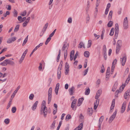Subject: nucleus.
I'll list each match as a JSON object with an SVG mask.
<instances>
[{
    "mask_svg": "<svg viewBox=\"0 0 130 130\" xmlns=\"http://www.w3.org/2000/svg\"><path fill=\"white\" fill-rule=\"evenodd\" d=\"M46 101H43L42 102L41 107L40 109V114L43 115L44 117H46L47 113V108L45 106Z\"/></svg>",
    "mask_w": 130,
    "mask_h": 130,
    "instance_id": "1",
    "label": "nucleus"
},
{
    "mask_svg": "<svg viewBox=\"0 0 130 130\" xmlns=\"http://www.w3.org/2000/svg\"><path fill=\"white\" fill-rule=\"evenodd\" d=\"M52 92V88L51 87L49 89L48 91V104H49L50 103L51 100Z\"/></svg>",
    "mask_w": 130,
    "mask_h": 130,
    "instance_id": "2",
    "label": "nucleus"
},
{
    "mask_svg": "<svg viewBox=\"0 0 130 130\" xmlns=\"http://www.w3.org/2000/svg\"><path fill=\"white\" fill-rule=\"evenodd\" d=\"M117 112V110H116L112 115L110 118L109 121V123H111L115 118Z\"/></svg>",
    "mask_w": 130,
    "mask_h": 130,
    "instance_id": "3",
    "label": "nucleus"
},
{
    "mask_svg": "<svg viewBox=\"0 0 130 130\" xmlns=\"http://www.w3.org/2000/svg\"><path fill=\"white\" fill-rule=\"evenodd\" d=\"M123 27L124 29H126L128 28V21L127 17H125L123 21Z\"/></svg>",
    "mask_w": 130,
    "mask_h": 130,
    "instance_id": "4",
    "label": "nucleus"
},
{
    "mask_svg": "<svg viewBox=\"0 0 130 130\" xmlns=\"http://www.w3.org/2000/svg\"><path fill=\"white\" fill-rule=\"evenodd\" d=\"M28 51L27 49H26L25 51L23 53L22 55V56L21 58L19 60V62L20 64H21L23 62L24 58Z\"/></svg>",
    "mask_w": 130,
    "mask_h": 130,
    "instance_id": "5",
    "label": "nucleus"
},
{
    "mask_svg": "<svg viewBox=\"0 0 130 130\" xmlns=\"http://www.w3.org/2000/svg\"><path fill=\"white\" fill-rule=\"evenodd\" d=\"M68 47L69 44L67 42H65L62 47V51L64 52H65L66 51H67Z\"/></svg>",
    "mask_w": 130,
    "mask_h": 130,
    "instance_id": "6",
    "label": "nucleus"
},
{
    "mask_svg": "<svg viewBox=\"0 0 130 130\" xmlns=\"http://www.w3.org/2000/svg\"><path fill=\"white\" fill-rule=\"evenodd\" d=\"M130 91V89H128L127 91H126L124 94V98L125 99H128L130 95L129 93Z\"/></svg>",
    "mask_w": 130,
    "mask_h": 130,
    "instance_id": "7",
    "label": "nucleus"
},
{
    "mask_svg": "<svg viewBox=\"0 0 130 130\" xmlns=\"http://www.w3.org/2000/svg\"><path fill=\"white\" fill-rule=\"evenodd\" d=\"M20 86H19L15 91H14L13 93L11 95V98L13 99L14 97L16 94L17 93L18 91L19 90L20 88Z\"/></svg>",
    "mask_w": 130,
    "mask_h": 130,
    "instance_id": "8",
    "label": "nucleus"
},
{
    "mask_svg": "<svg viewBox=\"0 0 130 130\" xmlns=\"http://www.w3.org/2000/svg\"><path fill=\"white\" fill-rule=\"evenodd\" d=\"M126 60V57L124 55L122 58H120V61H121L122 66H124Z\"/></svg>",
    "mask_w": 130,
    "mask_h": 130,
    "instance_id": "9",
    "label": "nucleus"
},
{
    "mask_svg": "<svg viewBox=\"0 0 130 130\" xmlns=\"http://www.w3.org/2000/svg\"><path fill=\"white\" fill-rule=\"evenodd\" d=\"M126 102H124L122 104L121 111V113H123L124 112L125 110V107L126 106Z\"/></svg>",
    "mask_w": 130,
    "mask_h": 130,
    "instance_id": "10",
    "label": "nucleus"
},
{
    "mask_svg": "<svg viewBox=\"0 0 130 130\" xmlns=\"http://www.w3.org/2000/svg\"><path fill=\"white\" fill-rule=\"evenodd\" d=\"M74 89L75 88L73 86L72 87L69 89V91L70 95H73V93L74 92Z\"/></svg>",
    "mask_w": 130,
    "mask_h": 130,
    "instance_id": "11",
    "label": "nucleus"
},
{
    "mask_svg": "<svg viewBox=\"0 0 130 130\" xmlns=\"http://www.w3.org/2000/svg\"><path fill=\"white\" fill-rule=\"evenodd\" d=\"M101 93L102 91L100 90H99L98 91L95 96V99H98L101 94Z\"/></svg>",
    "mask_w": 130,
    "mask_h": 130,
    "instance_id": "12",
    "label": "nucleus"
},
{
    "mask_svg": "<svg viewBox=\"0 0 130 130\" xmlns=\"http://www.w3.org/2000/svg\"><path fill=\"white\" fill-rule=\"evenodd\" d=\"M38 103V101H36L33 105L31 107L32 109L34 111L36 109Z\"/></svg>",
    "mask_w": 130,
    "mask_h": 130,
    "instance_id": "13",
    "label": "nucleus"
},
{
    "mask_svg": "<svg viewBox=\"0 0 130 130\" xmlns=\"http://www.w3.org/2000/svg\"><path fill=\"white\" fill-rule=\"evenodd\" d=\"M83 124L82 123H81L74 130H81L83 128Z\"/></svg>",
    "mask_w": 130,
    "mask_h": 130,
    "instance_id": "14",
    "label": "nucleus"
},
{
    "mask_svg": "<svg viewBox=\"0 0 130 130\" xmlns=\"http://www.w3.org/2000/svg\"><path fill=\"white\" fill-rule=\"evenodd\" d=\"M7 64H9L11 65H13L14 64V63L13 61L9 59H6Z\"/></svg>",
    "mask_w": 130,
    "mask_h": 130,
    "instance_id": "15",
    "label": "nucleus"
},
{
    "mask_svg": "<svg viewBox=\"0 0 130 130\" xmlns=\"http://www.w3.org/2000/svg\"><path fill=\"white\" fill-rule=\"evenodd\" d=\"M93 110L92 108H88L87 110L88 114L90 116H91Z\"/></svg>",
    "mask_w": 130,
    "mask_h": 130,
    "instance_id": "16",
    "label": "nucleus"
},
{
    "mask_svg": "<svg viewBox=\"0 0 130 130\" xmlns=\"http://www.w3.org/2000/svg\"><path fill=\"white\" fill-rule=\"evenodd\" d=\"M119 31V28H116V29L115 33V38L116 39L117 38L118 36Z\"/></svg>",
    "mask_w": 130,
    "mask_h": 130,
    "instance_id": "17",
    "label": "nucleus"
},
{
    "mask_svg": "<svg viewBox=\"0 0 130 130\" xmlns=\"http://www.w3.org/2000/svg\"><path fill=\"white\" fill-rule=\"evenodd\" d=\"M115 100L113 99L112 102L111 106L110 107V110H111L113 109L115 107Z\"/></svg>",
    "mask_w": 130,
    "mask_h": 130,
    "instance_id": "18",
    "label": "nucleus"
},
{
    "mask_svg": "<svg viewBox=\"0 0 130 130\" xmlns=\"http://www.w3.org/2000/svg\"><path fill=\"white\" fill-rule=\"evenodd\" d=\"M104 118V116H102L100 118L99 120V127H100L101 126V125L102 123V122Z\"/></svg>",
    "mask_w": 130,
    "mask_h": 130,
    "instance_id": "19",
    "label": "nucleus"
},
{
    "mask_svg": "<svg viewBox=\"0 0 130 130\" xmlns=\"http://www.w3.org/2000/svg\"><path fill=\"white\" fill-rule=\"evenodd\" d=\"M48 26V23H47L44 25V27L43 28L42 30V32H43V34L44 33L45 31L46 30V28H47Z\"/></svg>",
    "mask_w": 130,
    "mask_h": 130,
    "instance_id": "20",
    "label": "nucleus"
},
{
    "mask_svg": "<svg viewBox=\"0 0 130 130\" xmlns=\"http://www.w3.org/2000/svg\"><path fill=\"white\" fill-rule=\"evenodd\" d=\"M122 45V41L121 40H118L117 42L116 45L117 46L121 47Z\"/></svg>",
    "mask_w": 130,
    "mask_h": 130,
    "instance_id": "21",
    "label": "nucleus"
},
{
    "mask_svg": "<svg viewBox=\"0 0 130 130\" xmlns=\"http://www.w3.org/2000/svg\"><path fill=\"white\" fill-rule=\"evenodd\" d=\"M89 53L88 51H85L84 52V55L86 57H88L89 56Z\"/></svg>",
    "mask_w": 130,
    "mask_h": 130,
    "instance_id": "22",
    "label": "nucleus"
},
{
    "mask_svg": "<svg viewBox=\"0 0 130 130\" xmlns=\"http://www.w3.org/2000/svg\"><path fill=\"white\" fill-rule=\"evenodd\" d=\"M114 28H112L110 30L109 35L110 36H113L114 34Z\"/></svg>",
    "mask_w": 130,
    "mask_h": 130,
    "instance_id": "23",
    "label": "nucleus"
},
{
    "mask_svg": "<svg viewBox=\"0 0 130 130\" xmlns=\"http://www.w3.org/2000/svg\"><path fill=\"white\" fill-rule=\"evenodd\" d=\"M12 99H11V98L10 99V101H9L8 104V105L7 106V109H8L10 107L11 105V104Z\"/></svg>",
    "mask_w": 130,
    "mask_h": 130,
    "instance_id": "24",
    "label": "nucleus"
},
{
    "mask_svg": "<svg viewBox=\"0 0 130 130\" xmlns=\"http://www.w3.org/2000/svg\"><path fill=\"white\" fill-rule=\"evenodd\" d=\"M56 121L54 120L50 126V128L51 129H54L55 127V125L56 123Z\"/></svg>",
    "mask_w": 130,
    "mask_h": 130,
    "instance_id": "25",
    "label": "nucleus"
},
{
    "mask_svg": "<svg viewBox=\"0 0 130 130\" xmlns=\"http://www.w3.org/2000/svg\"><path fill=\"white\" fill-rule=\"evenodd\" d=\"M125 86L124 85H122L120 86L119 90H118L120 92H121L122 91H123L124 89V88Z\"/></svg>",
    "mask_w": 130,
    "mask_h": 130,
    "instance_id": "26",
    "label": "nucleus"
},
{
    "mask_svg": "<svg viewBox=\"0 0 130 130\" xmlns=\"http://www.w3.org/2000/svg\"><path fill=\"white\" fill-rule=\"evenodd\" d=\"M90 92V89L88 87L87 89H86L85 92V94L86 95H88Z\"/></svg>",
    "mask_w": 130,
    "mask_h": 130,
    "instance_id": "27",
    "label": "nucleus"
},
{
    "mask_svg": "<svg viewBox=\"0 0 130 130\" xmlns=\"http://www.w3.org/2000/svg\"><path fill=\"white\" fill-rule=\"evenodd\" d=\"M0 64L3 66H6L7 64L6 59L4 60L3 62L0 63Z\"/></svg>",
    "mask_w": 130,
    "mask_h": 130,
    "instance_id": "28",
    "label": "nucleus"
},
{
    "mask_svg": "<svg viewBox=\"0 0 130 130\" xmlns=\"http://www.w3.org/2000/svg\"><path fill=\"white\" fill-rule=\"evenodd\" d=\"M20 27V25L19 24L17 25L14 29V31L17 32L19 30Z\"/></svg>",
    "mask_w": 130,
    "mask_h": 130,
    "instance_id": "29",
    "label": "nucleus"
},
{
    "mask_svg": "<svg viewBox=\"0 0 130 130\" xmlns=\"http://www.w3.org/2000/svg\"><path fill=\"white\" fill-rule=\"evenodd\" d=\"M121 47L119 46H116V54H118L119 52Z\"/></svg>",
    "mask_w": 130,
    "mask_h": 130,
    "instance_id": "30",
    "label": "nucleus"
},
{
    "mask_svg": "<svg viewBox=\"0 0 130 130\" xmlns=\"http://www.w3.org/2000/svg\"><path fill=\"white\" fill-rule=\"evenodd\" d=\"M28 35L27 36L26 38L23 41V42L22 44L23 46L24 45H25L26 44V42H27V40H28Z\"/></svg>",
    "mask_w": 130,
    "mask_h": 130,
    "instance_id": "31",
    "label": "nucleus"
},
{
    "mask_svg": "<svg viewBox=\"0 0 130 130\" xmlns=\"http://www.w3.org/2000/svg\"><path fill=\"white\" fill-rule=\"evenodd\" d=\"M84 45V44L83 43V42H80L79 44L78 47L79 48H81L82 47L83 45Z\"/></svg>",
    "mask_w": 130,
    "mask_h": 130,
    "instance_id": "32",
    "label": "nucleus"
},
{
    "mask_svg": "<svg viewBox=\"0 0 130 130\" xmlns=\"http://www.w3.org/2000/svg\"><path fill=\"white\" fill-rule=\"evenodd\" d=\"M113 22L112 21H110L107 24V26L109 27H110L112 26Z\"/></svg>",
    "mask_w": 130,
    "mask_h": 130,
    "instance_id": "33",
    "label": "nucleus"
},
{
    "mask_svg": "<svg viewBox=\"0 0 130 130\" xmlns=\"http://www.w3.org/2000/svg\"><path fill=\"white\" fill-rule=\"evenodd\" d=\"M92 44V41L91 40H89L88 41V43L87 46L88 48L90 47L91 46Z\"/></svg>",
    "mask_w": 130,
    "mask_h": 130,
    "instance_id": "34",
    "label": "nucleus"
},
{
    "mask_svg": "<svg viewBox=\"0 0 130 130\" xmlns=\"http://www.w3.org/2000/svg\"><path fill=\"white\" fill-rule=\"evenodd\" d=\"M56 29H55L54 31L49 36V37H52L54 35V34L55 32H56Z\"/></svg>",
    "mask_w": 130,
    "mask_h": 130,
    "instance_id": "35",
    "label": "nucleus"
},
{
    "mask_svg": "<svg viewBox=\"0 0 130 130\" xmlns=\"http://www.w3.org/2000/svg\"><path fill=\"white\" fill-rule=\"evenodd\" d=\"M51 39V38L48 37L46 40V41L45 42V45H47L48 44V43L49 42Z\"/></svg>",
    "mask_w": 130,
    "mask_h": 130,
    "instance_id": "36",
    "label": "nucleus"
},
{
    "mask_svg": "<svg viewBox=\"0 0 130 130\" xmlns=\"http://www.w3.org/2000/svg\"><path fill=\"white\" fill-rule=\"evenodd\" d=\"M13 16L14 17H17V16L18 12L15 9L14 10L13 12Z\"/></svg>",
    "mask_w": 130,
    "mask_h": 130,
    "instance_id": "37",
    "label": "nucleus"
},
{
    "mask_svg": "<svg viewBox=\"0 0 130 130\" xmlns=\"http://www.w3.org/2000/svg\"><path fill=\"white\" fill-rule=\"evenodd\" d=\"M88 70H89V68H87L84 71V76H85L87 74L88 72Z\"/></svg>",
    "mask_w": 130,
    "mask_h": 130,
    "instance_id": "38",
    "label": "nucleus"
},
{
    "mask_svg": "<svg viewBox=\"0 0 130 130\" xmlns=\"http://www.w3.org/2000/svg\"><path fill=\"white\" fill-rule=\"evenodd\" d=\"M106 46L105 45H104L103 46V53H106Z\"/></svg>",
    "mask_w": 130,
    "mask_h": 130,
    "instance_id": "39",
    "label": "nucleus"
},
{
    "mask_svg": "<svg viewBox=\"0 0 130 130\" xmlns=\"http://www.w3.org/2000/svg\"><path fill=\"white\" fill-rule=\"evenodd\" d=\"M117 61V60L116 59L114 60L112 63V67H115L114 66L116 64Z\"/></svg>",
    "mask_w": 130,
    "mask_h": 130,
    "instance_id": "40",
    "label": "nucleus"
},
{
    "mask_svg": "<svg viewBox=\"0 0 130 130\" xmlns=\"http://www.w3.org/2000/svg\"><path fill=\"white\" fill-rule=\"evenodd\" d=\"M16 108L15 107H13L12 109V111L13 113H15L16 110Z\"/></svg>",
    "mask_w": 130,
    "mask_h": 130,
    "instance_id": "41",
    "label": "nucleus"
},
{
    "mask_svg": "<svg viewBox=\"0 0 130 130\" xmlns=\"http://www.w3.org/2000/svg\"><path fill=\"white\" fill-rule=\"evenodd\" d=\"M4 122L6 124H8L9 122V120L8 119H5Z\"/></svg>",
    "mask_w": 130,
    "mask_h": 130,
    "instance_id": "42",
    "label": "nucleus"
},
{
    "mask_svg": "<svg viewBox=\"0 0 130 130\" xmlns=\"http://www.w3.org/2000/svg\"><path fill=\"white\" fill-rule=\"evenodd\" d=\"M34 95L33 94H31L29 97V99L30 100H32L33 99V98L34 97Z\"/></svg>",
    "mask_w": 130,
    "mask_h": 130,
    "instance_id": "43",
    "label": "nucleus"
},
{
    "mask_svg": "<svg viewBox=\"0 0 130 130\" xmlns=\"http://www.w3.org/2000/svg\"><path fill=\"white\" fill-rule=\"evenodd\" d=\"M67 52L66 51L65 52H64V59H66L67 58Z\"/></svg>",
    "mask_w": 130,
    "mask_h": 130,
    "instance_id": "44",
    "label": "nucleus"
},
{
    "mask_svg": "<svg viewBox=\"0 0 130 130\" xmlns=\"http://www.w3.org/2000/svg\"><path fill=\"white\" fill-rule=\"evenodd\" d=\"M69 23H72V18L71 17H69L68 18L67 21Z\"/></svg>",
    "mask_w": 130,
    "mask_h": 130,
    "instance_id": "45",
    "label": "nucleus"
},
{
    "mask_svg": "<svg viewBox=\"0 0 130 130\" xmlns=\"http://www.w3.org/2000/svg\"><path fill=\"white\" fill-rule=\"evenodd\" d=\"M112 13H113V11H110V13H109V16L108 17V18H110H110H111L112 17Z\"/></svg>",
    "mask_w": 130,
    "mask_h": 130,
    "instance_id": "46",
    "label": "nucleus"
},
{
    "mask_svg": "<svg viewBox=\"0 0 130 130\" xmlns=\"http://www.w3.org/2000/svg\"><path fill=\"white\" fill-rule=\"evenodd\" d=\"M84 100V99L83 98H80L79 99L78 102L82 103V102Z\"/></svg>",
    "mask_w": 130,
    "mask_h": 130,
    "instance_id": "47",
    "label": "nucleus"
},
{
    "mask_svg": "<svg viewBox=\"0 0 130 130\" xmlns=\"http://www.w3.org/2000/svg\"><path fill=\"white\" fill-rule=\"evenodd\" d=\"M90 19V17L89 15H88V16L86 18V23H88Z\"/></svg>",
    "mask_w": 130,
    "mask_h": 130,
    "instance_id": "48",
    "label": "nucleus"
},
{
    "mask_svg": "<svg viewBox=\"0 0 130 130\" xmlns=\"http://www.w3.org/2000/svg\"><path fill=\"white\" fill-rule=\"evenodd\" d=\"M38 69L40 71H41L42 69V64L41 63H39V66L38 67Z\"/></svg>",
    "mask_w": 130,
    "mask_h": 130,
    "instance_id": "49",
    "label": "nucleus"
},
{
    "mask_svg": "<svg viewBox=\"0 0 130 130\" xmlns=\"http://www.w3.org/2000/svg\"><path fill=\"white\" fill-rule=\"evenodd\" d=\"M26 10H25L24 12H22V13L21 14V15H22L23 16H25L26 13Z\"/></svg>",
    "mask_w": 130,
    "mask_h": 130,
    "instance_id": "50",
    "label": "nucleus"
},
{
    "mask_svg": "<svg viewBox=\"0 0 130 130\" xmlns=\"http://www.w3.org/2000/svg\"><path fill=\"white\" fill-rule=\"evenodd\" d=\"M110 67H108L107 68L106 73L107 74H110Z\"/></svg>",
    "mask_w": 130,
    "mask_h": 130,
    "instance_id": "51",
    "label": "nucleus"
},
{
    "mask_svg": "<svg viewBox=\"0 0 130 130\" xmlns=\"http://www.w3.org/2000/svg\"><path fill=\"white\" fill-rule=\"evenodd\" d=\"M62 122V121H61L59 122L58 125L57 127V130H58L59 129L60 126Z\"/></svg>",
    "mask_w": 130,
    "mask_h": 130,
    "instance_id": "52",
    "label": "nucleus"
},
{
    "mask_svg": "<svg viewBox=\"0 0 130 130\" xmlns=\"http://www.w3.org/2000/svg\"><path fill=\"white\" fill-rule=\"evenodd\" d=\"M78 52L77 51L76 53V54H75V55L74 58V61L76 59V58H77V56L78 55Z\"/></svg>",
    "mask_w": 130,
    "mask_h": 130,
    "instance_id": "53",
    "label": "nucleus"
},
{
    "mask_svg": "<svg viewBox=\"0 0 130 130\" xmlns=\"http://www.w3.org/2000/svg\"><path fill=\"white\" fill-rule=\"evenodd\" d=\"M28 23L27 22L25 21L23 24V26L24 27L26 26L27 24Z\"/></svg>",
    "mask_w": 130,
    "mask_h": 130,
    "instance_id": "54",
    "label": "nucleus"
},
{
    "mask_svg": "<svg viewBox=\"0 0 130 130\" xmlns=\"http://www.w3.org/2000/svg\"><path fill=\"white\" fill-rule=\"evenodd\" d=\"M53 114L54 115L56 114L57 111V109L56 108H53Z\"/></svg>",
    "mask_w": 130,
    "mask_h": 130,
    "instance_id": "55",
    "label": "nucleus"
},
{
    "mask_svg": "<svg viewBox=\"0 0 130 130\" xmlns=\"http://www.w3.org/2000/svg\"><path fill=\"white\" fill-rule=\"evenodd\" d=\"M65 75H67V74L68 73L69 71V69H65Z\"/></svg>",
    "mask_w": 130,
    "mask_h": 130,
    "instance_id": "56",
    "label": "nucleus"
},
{
    "mask_svg": "<svg viewBox=\"0 0 130 130\" xmlns=\"http://www.w3.org/2000/svg\"><path fill=\"white\" fill-rule=\"evenodd\" d=\"M71 118V117L70 115H67L66 117V119H70Z\"/></svg>",
    "mask_w": 130,
    "mask_h": 130,
    "instance_id": "57",
    "label": "nucleus"
},
{
    "mask_svg": "<svg viewBox=\"0 0 130 130\" xmlns=\"http://www.w3.org/2000/svg\"><path fill=\"white\" fill-rule=\"evenodd\" d=\"M74 50H72L71 52L70 56H73L74 55Z\"/></svg>",
    "mask_w": 130,
    "mask_h": 130,
    "instance_id": "58",
    "label": "nucleus"
},
{
    "mask_svg": "<svg viewBox=\"0 0 130 130\" xmlns=\"http://www.w3.org/2000/svg\"><path fill=\"white\" fill-rule=\"evenodd\" d=\"M65 69H69V66L68 63L67 62L66 63Z\"/></svg>",
    "mask_w": 130,
    "mask_h": 130,
    "instance_id": "59",
    "label": "nucleus"
},
{
    "mask_svg": "<svg viewBox=\"0 0 130 130\" xmlns=\"http://www.w3.org/2000/svg\"><path fill=\"white\" fill-rule=\"evenodd\" d=\"M12 42V41L11 38L8 39L7 41V43H11Z\"/></svg>",
    "mask_w": 130,
    "mask_h": 130,
    "instance_id": "60",
    "label": "nucleus"
},
{
    "mask_svg": "<svg viewBox=\"0 0 130 130\" xmlns=\"http://www.w3.org/2000/svg\"><path fill=\"white\" fill-rule=\"evenodd\" d=\"M94 35L95 38H96V39H99L100 37V35H97V34H94Z\"/></svg>",
    "mask_w": 130,
    "mask_h": 130,
    "instance_id": "61",
    "label": "nucleus"
},
{
    "mask_svg": "<svg viewBox=\"0 0 130 130\" xmlns=\"http://www.w3.org/2000/svg\"><path fill=\"white\" fill-rule=\"evenodd\" d=\"M130 80V79H129V78H128L125 81V84H127L129 82V81Z\"/></svg>",
    "mask_w": 130,
    "mask_h": 130,
    "instance_id": "62",
    "label": "nucleus"
},
{
    "mask_svg": "<svg viewBox=\"0 0 130 130\" xmlns=\"http://www.w3.org/2000/svg\"><path fill=\"white\" fill-rule=\"evenodd\" d=\"M115 67H111V74H112L113 71H114V69Z\"/></svg>",
    "mask_w": 130,
    "mask_h": 130,
    "instance_id": "63",
    "label": "nucleus"
},
{
    "mask_svg": "<svg viewBox=\"0 0 130 130\" xmlns=\"http://www.w3.org/2000/svg\"><path fill=\"white\" fill-rule=\"evenodd\" d=\"M128 71L129 68H127L126 69L125 71V73L126 74H127L128 73Z\"/></svg>",
    "mask_w": 130,
    "mask_h": 130,
    "instance_id": "64",
    "label": "nucleus"
}]
</instances>
